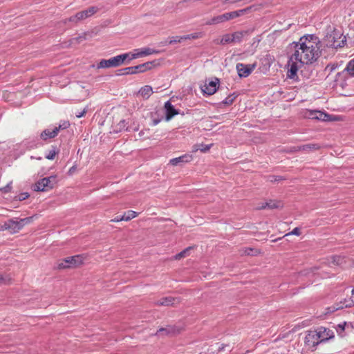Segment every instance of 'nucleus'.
Listing matches in <instances>:
<instances>
[{
    "instance_id": "f257e3e1",
    "label": "nucleus",
    "mask_w": 354,
    "mask_h": 354,
    "mask_svg": "<svg viewBox=\"0 0 354 354\" xmlns=\"http://www.w3.org/2000/svg\"><path fill=\"white\" fill-rule=\"evenodd\" d=\"M294 53L291 55L288 65V76L293 78L299 68L315 62L321 55L319 41L317 37H301L295 43Z\"/></svg>"
},
{
    "instance_id": "f03ea898",
    "label": "nucleus",
    "mask_w": 354,
    "mask_h": 354,
    "mask_svg": "<svg viewBox=\"0 0 354 354\" xmlns=\"http://www.w3.org/2000/svg\"><path fill=\"white\" fill-rule=\"evenodd\" d=\"M85 257L82 254L68 257L59 260L57 263L59 270L72 269L80 267L84 263Z\"/></svg>"
},
{
    "instance_id": "7ed1b4c3",
    "label": "nucleus",
    "mask_w": 354,
    "mask_h": 354,
    "mask_svg": "<svg viewBox=\"0 0 354 354\" xmlns=\"http://www.w3.org/2000/svg\"><path fill=\"white\" fill-rule=\"evenodd\" d=\"M37 217V215H33L30 217L21 218L19 221L10 219L4 223L3 227L6 230H8L10 233L15 234L21 230L25 225L32 223Z\"/></svg>"
},
{
    "instance_id": "20e7f679",
    "label": "nucleus",
    "mask_w": 354,
    "mask_h": 354,
    "mask_svg": "<svg viewBox=\"0 0 354 354\" xmlns=\"http://www.w3.org/2000/svg\"><path fill=\"white\" fill-rule=\"evenodd\" d=\"M130 55L129 53H124L122 55H119L115 57H113L109 59H102L97 64V68H112L117 67L121 66L127 58H128Z\"/></svg>"
},
{
    "instance_id": "39448f33",
    "label": "nucleus",
    "mask_w": 354,
    "mask_h": 354,
    "mask_svg": "<svg viewBox=\"0 0 354 354\" xmlns=\"http://www.w3.org/2000/svg\"><path fill=\"white\" fill-rule=\"evenodd\" d=\"M263 7H264V5L263 3H257V4H253L252 6H248L245 8L241 9V10H235V11H232V12H226L225 14L226 16L227 21H229V20L237 18L239 17H241L243 15L250 13L252 12L259 11V10H261L262 8H263Z\"/></svg>"
},
{
    "instance_id": "423d86ee",
    "label": "nucleus",
    "mask_w": 354,
    "mask_h": 354,
    "mask_svg": "<svg viewBox=\"0 0 354 354\" xmlns=\"http://www.w3.org/2000/svg\"><path fill=\"white\" fill-rule=\"evenodd\" d=\"M57 183L56 176H51L38 180L34 185V190L37 192H47L52 189Z\"/></svg>"
},
{
    "instance_id": "0eeeda50",
    "label": "nucleus",
    "mask_w": 354,
    "mask_h": 354,
    "mask_svg": "<svg viewBox=\"0 0 354 354\" xmlns=\"http://www.w3.org/2000/svg\"><path fill=\"white\" fill-rule=\"evenodd\" d=\"M220 81L217 77L214 78L209 82L205 81L203 85L201 86V89L204 95H212L214 94L218 88Z\"/></svg>"
},
{
    "instance_id": "6e6552de",
    "label": "nucleus",
    "mask_w": 354,
    "mask_h": 354,
    "mask_svg": "<svg viewBox=\"0 0 354 354\" xmlns=\"http://www.w3.org/2000/svg\"><path fill=\"white\" fill-rule=\"evenodd\" d=\"M69 125L70 124L68 122H64L62 124H59V127H56L53 129H45L41 133L40 137L44 140H46L49 138H53L58 135V133L61 129H67Z\"/></svg>"
},
{
    "instance_id": "1a4fd4ad",
    "label": "nucleus",
    "mask_w": 354,
    "mask_h": 354,
    "mask_svg": "<svg viewBox=\"0 0 354 354\" xmlns=\"http://www.w3.org/2000/svg\"><path fill=\"white\" fill-rule=\"evenodd\" d=\"M182 301L180 297H165L160 298V299L154 302V305L157 306H176L180 304Z\"/></svg>"
},
{
    "instance_id": "9d476101",
    "label": "nucleus",
    "mask_w": 354,
    "mask_h": 354,
    "mask_svg": "<svg viewBox=\"0 0 354 354\" xmlns=\"http://www.w3.org/2000/svg\"><path fill=\"white\" fill-rule=\"evenodd\" d=\"M256 66V64H244L242 63H238L236 66V68L240 77H246L252 73V72L255 69Z\"/></svg>"
},
{
    "instance_id": "9b49d317",
    "label": "nucleus",
    "mask_w": 354,
    "mask_h": 354,
    "mask_svg": "<svg viewBox=\"0 0 354 354\" xmlns=\"http://www.w3.org/2000/svg\"><path fill=\"white\" fill-rule=\"evenodd\" d=\"M304 344L310 348H315L320 344L316 330L308 332L304 338Z\"/></svg>"
},
{
    "instance_id": "f8f14e48",
    "label": "nucleus",
    "mask_w": 354,
    "mask_h": 354,
    "mask_svg": "<svg viewBox=\"0 0 354 354\" xmlns=\"http://www.w3.org/2000/svg\"><path fill=\"white\" fill-rule=\"evenodd\" d=\"M134 51L136 52L135 53H130L131 55L130 60L153 54H158L160 53L159 50L151 48H138L134 50Z\"/></svg>"
},
{
    "instance_id": "ddd939ff",
    "label": "nucleus",
    "mask_w": 354,
    "mask_h": 354,
    "mask_svg": "<svg viewBox=\"0 0 354 354\" xmlns=\"http://www.w3.org/2000/svg\"><path fill=\"white\" fill-rule=\"evenodd\" d=\"M320 343L328 341L334 337V332L325 327H319L316 329Z\"/></svg>"
},
{
    "instance_id": "4468645a",
    "label": "nucleus",
    "mask_w": 354,
    "mask_h": 354,
    "mask_svg": "<svg viewBox=\"0 0 354 354\" xmlns=\"http://www.w3.org/2000/svg\"><path fill=\"white\" fill-rule=\"evenodd\" d=\"M283 206L282 201L279 200H272L270 199L264 203H262L261 205L258 208L259 209H281Z\"/></svg>"
},
{
    "instance_id": "2eb2a0df",
    "label": "nucleus",
    "mask_w": 354,
    "mask_h": 354,
    "mask_svg": "<svg viewBox=\"0 0 354 354\" xmlns=\"http://www.w3.org/2000/svg\"><path fill=\"white\" fill-rule=\"evenodd\" d=\"M306 116L313 120L326 121L328 120V113L320 111L308 110Z\"/></svg>"
},
{
    "instance_id": "dca6fc26",
    "label": "nucleus",
    "mask_w": 354,
    "mask_h": 354,
    "mask_svg": "<svg viewBox=\"0 0 354 354\" xmlns=\"http://www.w3.org/2000/svg\"><path fill=\"white\" fill-rule=\"evenodd\" d=\"M338 76H343L344 77H354V58L348 62L344 71L338 73Z\"/></svg>"
},
{
    "instance_id": "f3484780",
    "label": "nucleus",
    "mask_w": 354,
    "mask_h": 354,
    "mask_svg": "<svg viewBox=\"0 0 354 354\" xmlns=\"http://www.w3.org/2000/svg\"><path fill=\"white\" fill-rule=\"evenodd\" d=\"M193 157L190 154H184L178 158H172L169 160V164L173 166H176L180 163H187L192 160Z\"/></svg>"
},
{
    "instance_id": "a211bd4d",
    "label": "nucleus",
    "mask_w": 354,
    "mask_h": 354,
    "mask_svg": "<svg viewBox=\"0 0 354 354\" xmlns=\"http://www.w3.org/2000/svg\"><path fill=\"white\" fill-rule=\"evenodd\" d=\"M87 19L86 13L84 10L77 12L75 15L70 17L69 18L65 19L64 23L72 22L74 24H77L80 21Z\"/></svg>"
},
{
    "instance_id": "6ab92c4d",
    "label": "nucleus",
    "mask_w": 354,
    "mask_h": 354,
    "mask_svg": "<svg viewBox=\"0 0 354 354\" xmlns=\"http://www.w3.org/2000/svg\"><path fill=\"white\" fill-rule=\"evenodd\" d=\"M165 109L166 111V120H169L174 115L178 114V112L174 109V106L169 101H167L165 104Z\"/></svg>"
},
{
    "instance_id": "aec40b11",
    "label": "nucleus",
    "mask_w": 354,
    "mask_h": 354,
    "mask_svg": "<svg viewBox=\"0 0 354 354\" xmlns=\"http://www.w3.org/2000/svg\"><path fill=\"white\" fill-rule=\"evenodd\" d=\"M154 66V62H148L136 66V73L146 72Z\"/></svg>"
},
{
    "instance_id": "412c9836",
    "label": "nucleus",
    "mask_w": 354,
    "mask_h": 354,
    "mask_svg": "<svg viewBox=\"0 0 354 354\" xmlns=\"http://www.w3.org/2000/svg\"><path fill=\"white\" fill-rule=\"evenodd\" d=\"M139 94L145 99H148L153 93L152 87L149 85H145L139 91Z\"/></svg>"
},
{
    "instance_id": "4be33fe9",
    "label": "nucleus",
    "mask_w": 354,
    "mask_h": 354,
    "mask_svg": "<svg viewBox=\"0 0 354 354\" xmlns=\"http://www.w3.org/2000/svg\"><path fill=\"white\" fill-rule=\"evenodd\" d=\"M214 43L216 44L225 45L227 44L232 43L231 34H225L222 36L221 39H216L214 40Z\"/></svg>"
},
{
    "instance_id": "5701e85b",
    "label": "nucleus",
    "mask_w": 354,
    "mask_h": 354,
    "mask_svg": "<svg viewBox=\"0 0 354 354\" xmlns=\"http://www.w3.org/2000/svg\"><path fill=\"white\" fill-rule=\"evenodd\" d=\"M227 21L225 14H223L216 17H213L210 21H207L206 24L207 25L217 24L220 23H223Z\"/></svg>"
},
{
    "instance_id": "b1692460",
    "label": "nucleus",
    "mask_w": 354,
    "mask_h": 354,
    "mask_svg": "<svg viewBox=\"0 0 354 354\" xmlns=\"http://www.w3.org/2000/svg\"><path fill=\"white\" fill-rule=\"evenodd\" d=\"M138 214L133 210H129L124 212V215L121 216V219H124V221H129L136 218Z\"/></svg>"
},
{
    "instance_id": "393cba45",
    "label": "nucleus",
    "mask_w": 354,
    "mask_h": 354,
    "mask_svg": "<svg viewBox=\"0 0 354 354\" xmlns=\"http://www.w3.org/2000/svg\"><path fill=\"white\" fill-rule=\"evenodd\" d=\"M237 95L235 93L229 95L222 102L220 103V105L222 104L225 106H230L233 104L235 101Z\"/></svg>"
},
{
    "instance_id": "a878e982",
    "label": "nucleus",
    "mask_w": 354,
    "mask_h": 354,
    "mask_svg": "<svg viewBox=\"0 0 354 354\" xmlns=\"http://www.w3.org/2000/svg\"><path fill=\"white\" fill-rule=\"evenodd\" d=\"M320 149V146L317 144H308L298 147L299 151L300 150H318Z\"/></svg>"
},
{
    "instance_id": "bb28decb",
    "label": "nucleus",
    "mask_w": 354,
    "mask_h": 354,
    "mask_svg": "<svg viewBox=\"0 0 354 354\" xmlns=\"http://www.w3.org/2000/svg\"><path fill=\"white\" fill-rule=\"evenodd\" d=\"M192 249L191 247H188L187 248H185V250H183V251H181L180 252L176 254L174 257V260H180L183 258H185L186 257L187 255H188V252L189 251Z\"/></svg>"
},
{
    "instance_id": "cd10ccee",
    "label": "nucleus",
    "mask_w": 354,
    "mask_h": 354,
    "mask_svg": "<svg viewBox=\"0 0 354 354\" xmlns=\"http://www.w3.org/2000/svg\"><path fill=\"white\" fill-rule=\"evenodd\" d=\"M100 10V8L97 6H91L86 10H84L87 18L93 16Z\"/></svg>"
},
{
    "instance_id": "c85d7f7f",
    "label": "nucleus",
    "mask_w": 354,
    "mask_h": 354,
    "mask_svg": "<svg viewBox=\"0 0 354 354\" xmlns=\"http://www.w3.org/2000/svg\"><path fill=\"white\" fill-rule=\"evenodd\" d=\"M232 43L240 42L243 37V32H235L231 34Z\"/></svg>"
},
{
    "instance_id": "c756f323",
    "label": "nucleus",
    "mask_w": 354,
    "mask_h": 354,
    "mask_svg": "<svg viewBox=\"0 0 354 354\" xmlns=\"http://www.w3.org/2000/svg\"><path fill=\"white\" fill-rule=\"evenodd\" d=\"M339 39H342L340 41L337 42V41H334L333 43L331 44V46L333 48H337L339 47L341 48L345 45V43H346L345 37L340 36Z\"/></svg>"
},
{
    "instance_id": "7c9ffc66",
    "label": "nucleus",
    "mask_w": 354,
    "mask_h": 354,
    "mask_svg": "<svg viewBox=\"0 0 354 354\" xmlns=\"http://www.w3.org/2000/svg\"><path fill=\"white\" fill-rule=\"evenodd\" d=\"M346 325V323L344 322V323L339 324H338L337 326L336 330H337V334L340 337H344V330H345Z\"/></svg>"
},
{
    "instance_id": "2f4dec72",
    "label": "nucleus",
    "mask_w": 354,
    "mask_h": 354,
    "mask_svg": "<svg viewBox=\"0 0 354 354\" xmlns=\"http://www.w3.org/2000/svg\"><path fill=\"white\" fill-rule=\"evenodd\" d=\"M203 35L201 32H195L184 36L185 40L186 39H196L202 37Z\"/></svg>"
},
{
    "instance_id": "473e14b6",
    "label": "nucleus",
    "mask_w": 354,
    "mask_h": 354,
    "mask_svg": "<svg viewBox=\"0 0 354 354\" xmlns=\"http://www.w3.org/2000/svg\"><path fill=\"white\" fill-rule=\"evenodd\" d=\"M185 40L184 36H175L170 38V40L169 41V44H176V43H180L182 41Z\"/></svg>"
},
{
    "instance_id": "72a5a7b5",
    "label": "nucleus",
    "mask_w": 354,
    "mask_h": 354,
    "mask_svg": "<svg viewBox=\"0 0 354 354\" xmlns=\"http://www.w3.org/2000/svg\"><path fill=\"white\" fill-rule=\"evenodd\" d=\"M122 74H136V67L135 66H130L125 68H123L122 70Z\"/></svg>"
},
{
    "instance_id": "f704fd0d",
    "label": "nucleus",
    "mask_w": 354,
    "mask_h": 354,
    "mask_svg": "<svg viewBox=\"0 0 354 354\" xmlns=\"http://www.w3.org/2000/svg\"><path fill=\"white\" fill-rule=\"evenodd\" d=\"M11 283V279L8 276H3L0 274V285L10 284Z\"/></svg>"
},
{
    "instance_id": "c9c22d12",
    "label": "nucleus",
    "mask_w": 354,
    "mask_h": 354,
    "mask_svg": "<svg viewBox=\"0 0 354 354\" xmlns=\"http://www.w3.org/2000/svg\"><path fill=\"white\" fill-rule=\"evenodd\" d=\"M212 145H213L212 144H210V145L201 144V145H200V151L203 153H205L211 149Z\"/></svg>"
},
{
    "instance_id": "e433bc0d",
    "label": "nucleus",
    "mask_w": 354,
    "mask_h": 354,
    "mask_svg": "<svg viewBox=\"0 0 354 354\" xmlns=\"http://www.w3.org/2000/svg\"><path fill=\"white\" fill-rule=\"evenodd\" d=\"M301 234V230L299 227H295L290 232L287 233L285 236H289V235H296L299 236Z\"/></svg>"
},
{
    "instance_id": "4c0bfd02",
    "label": "nucleus",
    "mask_w": 354,
    "mask_h": 354,
    "mask_svg": "<svg viewBox=\"0 0 354 354\" xmlns=\"http://www.w3.org/2000/svg\"><path fill=\"white\" fill-rule=\"evenodd\" d=\"M57 154V152L55 150H51L48 152V153L46 156V158L48 160H53Z\"/></svg>"
},
{
    "instance_id": "58836bf2",
    "label": "nucleus",
    "mask_w": 354,
    "mask_h": 354,
    "mask_svg": "<svg viewBox=\"0 0 354 354\" xmlns=\"http://www.w3.org/2000/svg\"><path fill=\"white\" fill-rule=\"evenodd\" d=\"M328 120L326 121H339L340 120V117L338 115H333L328 114Z\"/></svg>"
},
{
    "instance_id": "ea45409f",
    "label": "nucleus",
    "mask_w": 354,
    "mask_h": 354,
    "mask_svg": "<svg viewBox=\"0 0 354 354\" xmlns=\"http://www.w3.org/2000/svg\"><path fill=\"white\" fill-rule=\"evenodd\" d=\"M87 112V109L85 108L82 111H77L75 113L76 117L80 118L83 117Z\"/></svg>"
},
{
    "instance_id": "a19ab883",
    "label": "nucleus",
    "mask_w": 354,
    "mask_h": 354,
    "mask_svg": "<svg viewBox=\"0 0 354 354\" xmlns=\"http://www.w3.org/2000/svg\"><path fill=\"white\" fill-rule=\"evenodd\" d=\"M351 304H345V305L340 304V305H338L337 307H333V310H338V309H340V308H343L344 307L348 308V307H351Z\"/></svg>"
},
{
    "instance_id": "79ce46f5",
    "label": "nucleus",
    "mask_w": 354,
    "mask_h": 354,
    "mask_svg": "<svg viewBox=\"0 0 354 354\" xmlns=\"http://www.w3.org/2000/svg\"><path fill=\"white\" fill-rule=\"evenodd\" d=\"M85 39V37L84 36H80L78 37H76V38H73L72 39V42L74 43V42H80L83 40Z\"/></svg>"
},
{
    "instance_id": "37998d69",
    "label": "nucleus",
    "mask_w": 354,
    "mask_h": 354,
    "mask_svg": "<svg viewBox=\"0 0 354 354\" xmlns=\"http://www.w3.org/2000/svg\"><path fill=\"white\" fill-rule=\"evenodd\" d=\"M124 221V219H121V216H117L114 218H113L112 220H111V222H120V221Z\"/></svg>"
},
{
    "instance_id": "c03bdc74",
    "label": "nucleus",
    "mask_w": 354,
    "mask_h": 354,
    "mask_svg": "<svg viewBox=\"0 0 354 354\" xmlns=\"http://www.w3.org/2000/svg\"><path fill=\"white\" fill-rule=\"evenodd\" d=\"M253 251L252 248H246L244 251V254L250 255L252 254V252Z\"/></svg>"
},
{
    "instance_id": "a18cd8bd",
    "label": "nucleus",
    "mask_w": 354,
    "mask_h": 354,
    "mask_svg": "<svg viewBox=\"0 0 354 354\" xmlns=\"http://www.w3.org/2000/svg\"><path fill=\"white\" fill-rule=\"evenodd\" d=\"M198 150H200V145H195L193 146V148H192V151L193 152H196Z\"/></svg>"
},
{
    "instance_id": "49530a36",
    "label": "nucleus",
    "mask_w": 354,
    "mask_h": 354,
    "mask_svg": "<svg viewBox=\"0 0 354 354\" xmlns=\"http://www.w3.org/2000/svg\"><path fill=\"white\" fill-rule=\"evenodd\" d=\"M10 189V187L9 185L6 186L4 188H0V189L4 190L5 192H8Z\"/></svg>"
},
{
    "instance_id": "de8ad7c7",
    "label": "nucleus",
    "mask_w": 354,
    "mask_h": 354,
    "mask_svg": "<svg viewBox=\"0 0 354 354\" xmlns=\"http://www.w3.org/2000/svg\"><path fill=\"white\" fill-rule=\"evenodd\" d=\"M125 127H126V124H125L124 120L121 121V127L124 129V128H125Z\"/></svg>"
},
{
    "instance_id": "09e8293b",
    "label": "nucleus",
    "mask_w": 354,
    "mask_h": 354,
    "mask_svg": "<svg viewBox=\"0 0 354 354\" xmlns=\"http://www.w3.org/2000/svg\"><path fill=\"white\" fill-rule=\"evenodd\" d=\"M158 122H159V120H154L153 121V125H156Z\"/></svg>"
},
{
    "instance_id": "8fccbe9b",
    "label": "nucleus",
    "mask_w": 354,
    "mask_h": 354,
    "mask_svg": "<svg viewBox=\"0 0 354 354\" xmlns=\"http://www.w3.org/2000/svg\"><path fill=\"white\" fill-rule=\"evenodd\" d=\"M75 169V167H72L70 169H69V173H72L74 170Z\"/></svg>"
},
{
    "instance_id": "3c124183",
    "label": "nucleus",
    "mask_w": 354,
    "mask_h": 354,
    "mask_svg": "<svg viewBox=\"0 0 354 354\" xmlns=\"http://www.w3.org/2000/svg\"><path fill=\"white\" fill-rule=\"evenodd\" d=\"M22 195H23V197H22V198H21V199H25L26 198H27V197H28V194H27L26 193L23 194Z\"/></svg>"
},
{
    "instance_id": "603ef678",
    "label": "nucleus",
    "mask_w": 354,
    "mask_h": 354,
    "mask_svg": "<svg viewBox=\"0 0 354 354\" xmlns=\"http://www.w3.org/2000/svg\"><path fill=\"white\" fill-rule=\"evenodd\" d=\"M22 195H23V197H22V198H21V199H25L26 198H27V197H28V194H27L26 193L23 194Z\"/></svg>"
},
{
    "instance_id": "864d4df0",
    "label": "nucleus",
    "mask_w": 354,
    "mask_h": 354,
    "mask_svg": "<svg viewBox=\"0 0 354 354\" xmlns=\"http://www.w3.org/2000/svg\"><path fill=\"white\" fill-rule=\"evenodd\" d=\"M280 239H281V237H279V239H275V240H273L272 241H273V242H275V241H277V240H280Z\"/></svg>"
},
{
    "instance_id": "5fc2aeb1",
    "label": "nucleus",
    "mask_w": 354,
    "mask_h": 354,
    "mask_svg": "<svg viewBox=\"0 0 354 354\" xmlns=\"http://www.w3.org/2000/svg\"><path fill=\"white\" fill-rule=\"evenodd\" d=\"M351 293L352 295H354V289L352 290Z\"/></svg>"
},
{
    "instance_id": "6e6d98bb",
    "label": "nucleus",
    "mask_w": 354,
    "mask_h": 354,
    "mask_svg": "<svg viewBox=\"0 0 354 354\" xmlns=\"http://www.w3.org/2000/svg\"><path fill=\"white\" fill-rule=\"evenodd\" d=\"M353 304H354V302L353 301Z\"/></svg>"
}]
</instances>
